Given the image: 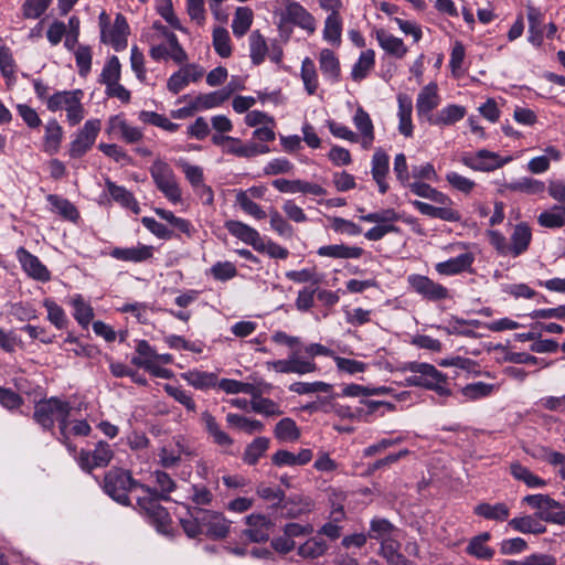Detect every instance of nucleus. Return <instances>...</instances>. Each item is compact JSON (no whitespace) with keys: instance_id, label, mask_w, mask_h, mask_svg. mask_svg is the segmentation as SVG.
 I'll use <instances>...</instances> for the list:
<instances>
[{"instance_id":"nucleus-1","label":"nucleus","mask_w":565,"mask_h":565,"mask_svg":"<svg viewBox=\"0 0 565 565\" xmlns=\"http://www.w3.org/2000/svg\"><path fill=\"white\" fill-rule=\"evenodd\" d=\"M188 518L181 519L183 531L189 537H196L205 534L213 540H222L227 536L231 529V521L218 511L188 507Z\"/></svg>"},{"instance_id":"nucleus-2","label":"nucleus","mask_w":565,"mask_h":565,"mask_svg":"<svg viewBox=\"0 0 565 565\" xmlns=\"http://www.w3.org/2000/svg\"><path fill=\"white\" fill-rule=\"evenodd\" d=\"M72 405L70 402L58 397H50L38 402L34 406L33 419L44 430L52 431L54 423L57 422L58 440L70 447L67 434V418H70Z\"/></svg>"},{"instance_id":"nucleus-3","label":"nucleus","mask_w":565,"mask_h":565,"mask_svg":"<svg viewBox=\"0 0 565 565\" xmlns=\"http://www.w3.org/2000/svg\"><path fill=\"white\" fill-rule=\"evenodd\" d=\"M84 92L82 89L56 92L46 99V108L50 111L65 110L70 126L78 125L85 117L86 110L82 103Z\"/></svg>"},{"instance_id":"nucleus-4","label":"nucleus","mask_w":565,"mask_h":565,"mask_svg":"<svg viewBox=\"0 0 565 565\" xmlns=\"http://www.w3.org/2000/svg\"><path fill=\"white\" fill-rule=\"evenodd\" d=\"M149 173L162 195L172 204L182 202V190L171 166L162 159H156L149 168Z\"/></svg>"},{"instance_id":"nucleus-5","label":"nucleus","mask_w":565,"mask_h":565,"mask_svg":"<svg viewBox=\"0 0 565 565\" xmlns=\"http://www.w3.org/2000/svg\"><path fill=\"white\" fill-rule=\"evenodd\" d=\"M142 483L135 480L128 470L111 468L104 477L103 489L116 502L121 505H130L128 493L134 489H140Z\"/></svg>"},{"instance_id":"nucleus-6","label":"nucleus","mask_w":565,"mask_h":565,"mask_svg":"<svg viewBox=\"0 0 565 565\" xmlns=\"http://www.w3.org/2000/svg\"><path fill=\"white\" fill-rule=\"evenodd\" d=\"M140 490L142 495L137 497L138 507L146 513L158 531L167 532L171 519L167 509L160 504V501L163 500L154 492H151V487L147 484L140 486Z\"/></svg>"},{"instance_id":"nucleus-7","label":"nucleus","mask_w":565,"mask_h":565,"mask_svg":"<svg viewBox=\"0 0 565 565\" xmlns=\"http://www.w3.org/2000/svg\"><path fill=\"white\" fill-rule=\"evenodd\" d=\"M402 370L412 373H422V381L425 383V385H423L424 388L431 390L440 396H448L450 394L447 376L433 364L407 362L403 365Z\"/></svg>"},{"instance_id":"nucleus-8","label":"nucleus","mask_w":565,"mask_h":565,"mask_svg":"<svg viewBox=\"0 0 565 565\" xmlns=\"http://www.w3.org/2000/svg\"><path fill=\"white\" fill-rule=\"evenodd\" d=\"M102 128V121L97 118L88 119L84 126L75 134L70 143L68 154L71 158L78 159L85 156L94 146Z\"/></svg>"},{"instance_id":"nucleus-9","label":"nucleus","mask_w":565,"mask_h":565,"mask_svg":"<svg viewBox=\"0 0 565 565\" xmlns=\"http://www.w3.org/2000/svg\"><path fill=\"white\" fill-rule=\"evenodd\" d=\"M512 160V157H500L497 152L481 149L476 153H465L460 161L473 171L490 172L502 168Z\"/></svg>"},{"instance_id":"nucleus-10","label":"nucleus","mask_w":565,"mask_h":565,"mask_svg":"<svg viewBox=\"0 0 565 565\" xmlns=\"http://www.w3.org/2000/svg\"><path fill=\"white\" fill-rule=\"evenodd\" d=\"M281 22L291 23L308 34H313L317 29L316 18L299 2L287 0L281 12Z\"/></svg>"},{"instance_id":"nucleus-11","label":"nucleus","mask_w":565,"mask_h":565,"mask_svg":"<svg viewBox=\"0 0 565 565\" xmlns=\"http://www.w3.org/2000/svg\"><path fill=\"white\" fill-rule=\"evenodd\" d=\"M113 457L111 446L106 441H98L93 450H82L77 461L83 470L90 472L95 468L106 467Z\"/></svg>"},{"instance_id":"nucleus-12","label":"nucleus","mask_w":565,"mask_h":565,"mask_svg":"<svg viewBox=\"0 0 565 565\" xmlns=\"http://www.w3.org/2000/svg\"><path fill=\"white\" fill-rule=\"evenodd\" d=\"M204 73L205 70L203 66L196 63H186L170 75L167 82V89L177 95L190 83L199 82L203 77Z\"/></svg>"},{"instance_id":"nucleus-13","label":"nucleus","mask_w":565,"mask_h":565,"mask_svg":"<svg viewBox=\"0 0 565 565\" xmlns=\"http://www.w3.org/2000/svg\"><path fill=\"white\" fill-rule=\"evenodd\" d=\"M149 55L154 61L171 58L177 64H184L188 61V54L180 45L177 35H170V42H151Z\"/></svg>"},{"instance_id":"nucleus-14","label":"nucleus","mask_w":565,"mask_h":565,"mask_svg":"<svg viewBox=\"0 0 565 565\" xmlns=\"http://www.w3.org/2000/svg\"><path fill=\"white\" fill-rule=\"evenodd\" d=\"M407 281L412 289L428 300L438 301L449 297L446 287L427 276L413 274L407 277Z\"/></svg>"},{"instance_id":"nucleus-15","label":"nucleus","mask_w":565,"mask_h":565,"mask_svg":"<svg viewBox=\"0 0 565 565\" xmlns=\"http://www.w3.org/2000/svg\"><path fill=\"white\" fill-rule=\"evenodd\" d=\"M129 35V25L126 18L118 13L113 24L100 33V41L109 44L117 52L122 51L127 46Z\"/></svg>"},{"instance_id":"nucleus-16","label":"nucleus","mask_w":565,"mask_h":565,"mask_svg":"<svg viewBox=\"0 0 565 565\" xmlns=\"http://www.w3.org/2000/svg\"><path fill=\"white\" fill-rule=\"evenodd\" d=\"M17 259L20 263L22 269L24 273L42 282H46L51 279V273L47 269V267L39 259L38 256L31 254L28 249L24 247H19L17 249Z\"/></svg>"},{"instance_id":"nucleus-17","label":"nucleus","mask_w":565,"mask_h":565,"mask_svg":"<svg viewBox=\"0 0 565 565\" xmlns=\"http://www.w3.org/2000/svg\"><path fill=\"white\" fill-rule=\"evenodd\" d=\"M245 524L247 527L243 532L244 536L255 543L267 541L274 525L271 520L263 514L247 515Z\"/></svg>"},{"instance_id":"nucleus-18","label":"nucleus","mask_w":565,"mask_h":565,"mask_svg":"<svg viewBox=\"0 0 565 565\" xmlns=\"http://www.w3.org/2000/svg\"><path fill=\"white\" fill-rule=\"evenodd\" d=\"M273 186L281 193H303L315 196L326 195L327 191L324 188L317 183H311L303 180H287L276 179L271 182Z\"/></svg>"},{"instance_id":"nucleus-19","label":"nucleus","mask_w":565,"mask_h":565,"mask_svg":"<svg viewBox=\"0 0 565 565\" xmlns=\"http://www.w3.org/2000/svg\"><path fill=\"white\" fill-rule=\"evenodd\" d=\"M390 172V157L381 148L376 149L372 157L371 173L372 178L379 186V192L385 194L388 191V183L386 181Z\"/></svg>"},{"instance_id":"nucleus-20","label":"nucleus","mask_w":565,"mask_h":565,"mask_svg":"<svg viewBox=\"0 0 565 565\" xmlns=\"http://www.w3.org/2000/svg\"><path fill=\"white\" fill-rule=\"evenodd\" d=\"M182 455L190 456L191 451L185 445L182 437H175L172 441L161 447L159 451V462L164 468H172L177 466Z\"/></svg>"},{"instance_id":"nucleus-21","label":"nucleus","mask_w":565,"mask_h":565,"mask_svg":"<svg viewBox=\"0 0 565 565\" xmlns=\"http://www.w3.org/2000/svg\"><path fill=\"white\" fill-rule=\"evenodd\" d=\"M440 97L436 83H429L422 88L416 99V111L419 118L428 121V116L439 105Z\"/></svg>"},{"instance_id":"nucleus-22","label":"nucleus","mask_w":565,"mask_h":565,"mask_svg":"<svg viewBox=\"0 0 565 565\" xmlns=\"http://www.w3.org/2000/svg\"><path fill=\"white\" fill-rule=\"evenodd\" d=\"M153 246L138 244L132 247H115L110 252V256L117 260L141 263L153 257Z\"/></svg>"},{"instance_id":"nucleus-23","label":"nucleus","mask_w":565,"mask_h":565,"mask_svg":"<svg viewBox=\"0 0 565 565\" xmlns=\"http://www.w3.org/2000/svg\"><path fill=\"white\" fill-rule=\"evenodd\" d=\"M529 21V36L527 41L539 47L542 45L544 40L545 30V14L533 6H529L526 10Z\"/></svg>"},{"instance_id":"nucleus-24","label":"nucleus","mask_w":565,"mask_h":565,"mask_svg":"<svg viewBox=\"0 0 565 565\" xmlns=\"http://www.w3.org/2000/svg\"><path fill=\"white\" fill-rule=\"evenodd\" d=\"M473 260L475 257L472 253L467 252L458 255L457 257L449 258L448 260L437 263L435 265V269L439 275L455 276L468 270Z\"/></svg>"},{"instance_id":"nucleus-25","label":"nucleus","mask_w":565,"mask_h":565,"mask_svg":"<svg viewBox=\"0 0 565 565\" xmlns=\"http://www.w3.org/2000/svg\"><path fill=\"white\" fill-rule=\"evenodd\" d=\"M225 228L228 231L231 235L241 239L245 244L253 246L254 249H257V247H262V237L254 227L241 221L231 220L225 222Z\"/></svg>"},{"instance_id":"nucleus-26","label":"nucleus","mask_w":565,"mask_h":565,"mask_svg":"<svg viewBox=\"0 0 565 565\" xmlns=\"http://www.w3.org/2000/svg\"><path fill=\"white\" fill-rule=\"evenodd\" d=\"M223 151L241 158H252L269 152V147L255 142L243 143L241 139L232 137L230 142L225 145Z\"/></svg>"},{"instance_id":"nucleus-27","label":"nucleus","mask_w":565,"mask_h":565,"mask_svg":"<svg viewBox=\"0 0 565 565\" xmlns=\"http://www.w3.org/2000/svg\"><path fill=\"white\" fill-rule=\"evenodd\" d=\"M363 248L359 246H349L345 244L324 245L317 249L320 257L333 259H356L363 255Z\"/></svg>"},{"instance_id":"nucleus-28","label":"nucleus","mask_w":565,"mask_h":565,"mask_svg":"<svg viewBox=\"0 0 565 565\" xmlns=\"http://www.w3.org/2000/svg\"><path fill=\"white\" fill-rule=\"evenodd\" d=\"M319 67L326 79L330 83H337L340 79L341 67L340 62L333 51L330 49H322L319 52Z\"/></svg>"},{"instance_id":"nucleus-29","label":"nucleus","mask_w":565,"mask_h":565,"mask_svg":"<svg viewBox=\"0 0 565 565\" xmlns=\"http://www.w3.org/2000/svg\"><path fill=\"white\" fill-rule=\"evenodd\" d=\"M510 239L511 256L518 257L524 254L532 241L531 227L524 222L516 224Z\"/></svg>"},{"instance_id":"nucleus-30","label":"nucleus","mask_w":565,"mask_h":565,"mask_svg":"<svg viewBox=\"0 0 565 565\" xmlns=\"http://www.w3.org/2000/svg\"><path fill=\"white\" fill-rule=\"evenodd\" d=\"M201 420L214 444L223 448H230L234 444L233 438L227 433L222 430L215 417L210 412H203L201 415Z\"/></svg>"},{"instance_id":"nucleus-31","label":"nucleus","mask_w":565,"mask_h":565,"mask_svg":"<svg viewBox=\"0 0 565 565\" xmlns=\"http://www.w3.org/2000/svg\"><path fill=\"white\" fill-rule=\"evenodd\" d=\"M234 93V88L224 87L220 90L206 93V94H200L196 97H194V106L193 108H198V110H206L216 108L221 105H223Z\"/></svg>"},{"instance_id":"nucleus-32","label":"nucleus","mask_w":565,"mask_h":565,"mask_svg":"<svg viewBox=\"0 0 565 565\" xmlns=\"http://www.w3.org/2000/svg\"><path fill=\"white\" fill-rule=\"evenodd\" d=\"M490 539L491 534L489 532H483L471 537L466 547L467 554L481 561H490L495 553L494 550L488 545Z\"/></svg>"},{"instance_id":"nucleus-33","label":"nucleus","mask_w":565,"mask_h":565,"mask_svg":"<svg viewBox=\"0 0 565 565\" xmlns=\"http://www.w3.org/2000/svg\"><path fill=\"white\" fill-rule=\"evenodd\" d=\"M106 188L114 201L119 203L122 207L130 210L135 214L140 213V206L134 194L125 186L117 185L109 179L106 180Z\"/></svg>"},{"instance_id":"nucleus-34","label":"nucleus","mask_w":565,"mask_h":565,"mask_svg":"<svg viewBox=\"0 0 565 565\" xmlns=\"http://www.w3.org/2000/svg\"><path fill=\"white\" fill-rule=\"evenodd\" d=\"M466 116V108L450 104L441 108L435 116H428V122L436 126H450L460 121Z\"/></svg>"},{"instance_id":"nucleus-35","label":"nucleus","mask_w":565,"mask_h":565,"mask_svg":"<svg viewBox=\"0 0 565 565\" xmlns=\"http://www.w3.org/2000/svg\"><path fill=\"white\" fill-rule=\"evenodd\" d=\"M63 140V128L55 119H51L45 125L43 137V151L49 154H55L60 151Z\"/></svg>"},{"instance_id":"nucleus-36","label":"nucleus","mask_w":565,"mask_h":565,"mask_svg":"<svg viewBox=\"0 0 565 565\" xmlns=\"http://www.w3.org/2000/svg\"><path fill=\"white\" fill-rule=\"evenodd\" d=\"M375 38L380 46L388 54L402 58L407 53V47L403 40L387 33L385 30L380 29L375 31Z\"/></svg>"},{"instance_id":"nucleus-37","label":"nucleus","mask_w":565,"mask_h":565,"mask_svg":"<svg viewBox=\"0 0 565 565\" xmlns=\"http://www.w3.org/2000/svg\"><path fill=\"white\" fill-rule=\"evenodd\" d=\"M181 377L192 387L205 391L217 385V375L214 372L189 370Z\"/></svg>"},{"instance_id":"nucleus-38","label":"nucleus","mask_w":565,"mask_h":565,"mask_svg":"<svg viewBox=\"0 0 565 565\" xmlns=\"http://www.w3.org/2000/svg\"><path fill=\"white\" fill-rule=\"evenodd\" d=\"M473 513L486 520L503 522L510 516V508L504 502L479 503L473 508Z\"/></svg>"},{"instance_id":"nucleus-39","label":"nucleus","mask_w":565,"mask_h":565,"mask_svg":"<svg viewBox=\"0 0 565 565\" xmlns=\"http://www.w3.org/2000/svg\"><path fill=\"white\" fill-rule=\"evenodd\" d=\"M353 124L362 136V147L369 149L374 141V127L370 115L359 107L353 117Z\"/></svg>"},{"instance_id":"nucleus-40","label":"nucleus","mask_w":565,"mask_h":565,"mask_svg":"<svg viewBox=\"0 0 565 565\" xmlns=\"http://www.w3.org/2000/svg\"><path fill=\"white\" fill-rule=\"evenodd\" d=\"M398 102V131L405 137L413 136V124H412V113H413V102L409 96L405 94H399L397 97Z\"/></svg>"},{"instance_id":"nucleus-41","label":"nucleus","mask_w":565,"mask_h":565,"mask_svg":"<svg viewBox=\"0 0 565 565\" xmlns=\"http://www.w3.org/2000/svg\"><path fill=\"white\" fill-rule=\"evenodd\" d=\"M367 536L372 540L383 542L394 536H399V530L388 520L374 518L371 520Z\"/></svg>"},{"instance_id":"nucleus-42","label":"nucleus","mask_w":565,"mask_h":565,"mask_svg":"<svg viewBox=\"0 0 565 565\" xmlns=\"http://www.w3.org/2000/svg\"><path fill=\"white\" fill-rule=\"evenodd\" d=\"M343 19L340 15H327L322 38L329 44L339 47L342 42Z\"/></svg>"},{"instance_id":"nucleus-43","label":"nucleus","mask_w":565,"mask_h":565,"mask_svg":"<svg viewBox=\"0 0 565 565\" xmlns=\"http://www.w3.org/2000/svg\"><path fill=\"white\" fill-rule=\"evenodd\" d=\"M537 223L545 228H561L565 225V204H556L537 216Z\"/></svg>"},{"instance_id":"nucleus-44","label":"nucleus","mask_w":565,"mask_h":565,"mask_svg":"<svg viewBox=\"0 0 565 565\" xmlns=\"http://www.w3.org/2000/svg\"><path fill=\"white\" fill-rule=\"evenodd\" d=\"M254 21V12L248 7H238L235 10L234 18L232 21V31L233 34L241 39L243 38L250 29Z\"/></svg>"},{"instance_id":"nucleus-45","label":"nucleus","mask_w":565,"mask_h":565,"mask_svg":"<svg viewBox=\"0 0 565 565\" xmlns=\"http://www.w3.org/2000/svg\"><path fill=\"white\" fill-rule=\"evenodd\" d=\"M154 479L156 487L151 488V492H154L163 501H170V494L177 489L175 481L169 473L162 470H154L151 475Z\"/></svg>"},{"instance_id":"nucleus-46","label":"nucleus","mask_w":565,"mask_h":565,"mask_svg":"<svg viewBox=\"0 0 565 565\" xmlns=\"http://www.w3.org/2000/svg\"><path fill=\"white\" fill-rule=\"evenodd\" d=\"M46 200L51 204L52 211L61 215L63 218L71 222H76L79 217L77 209L67 199L56 194H49Z\"/></svg>"},{"instance_id":"nucleus-47","label":"nucleus","mask_w":565,"mask_h":565,"mask_svg":"<svg viewBox=\"0 0 565 565\" xmlns=\"http://www.w3.org/2000/svg\"><path fill=\"white\" fill-rule=\"evenodd\" d=\"M375 65V52L371 49L361 52L358 61L352 67L351 77L354 82H361Z\"/></svg>"},{"instance_id":"nucleus-48","label":"nucleus","mask_w":565,"mask_h":565,"mask_svg":"<svg viewBox=\"0 0 565 565\" xmlns=\"http://www.w3.org/2000/svg\"><path fill=\"white\" fill-rule=\"evenodd\" d=\"M249 57L254 65L262 64L266 55L268 54L269 47L266 39L262 35L259 30H254L249 35Z\"/></svg>"},{"instance_id":"nucleus-49","label":"nucleus","mask_w":565,"mask_h":565,"mask_svg":"<svg viewBox=\"0 0 565 565\" xmlns=\"http://www.w3.org/2000/svg\"><path fill=\"white\" fill-rule=\"evenodd\" d=\"M510 473L515 480L525 483L529 488H543L546 484L544 479L534 475L527 467L518 461L510 465Z\"/></svg>"},{"instance_id":"nucleus-50","label":"nucleus","mask_w":565,"mask_h":565,"mask_svg":"<svg viewBox=\"0 0 565 565\" xmlns=\"http://www.w3.org/2000/svg\"><path fill=\"white\" fill-rule=\"evenodd\" d=\"M300 77L308 95H315L319 87L318 73L315 62L305 57L301 62Z\"/></svg>"},{"instance_id":"nucleus-51","label":"nucleus","mask_w":565,"mask_h":565,"mask_svg":"<svg viewBox=\"0 0 565 565\" xmlns=\"http://www.w3.org/2000/svg\"><path fill=\"white\" fill-rule=\"evenodd\" d=\"M508 526L521 533L541 534L545 532V525L531 515L513 518L508 522Z\"/></svg>"},{"instance_id":"nucleus-52","label":"nucleus","mask_w":565,"mask_h":565,"mask_svg":"<svg viewBox=\"0 0 565 565\" xmlns=\"http://www.w3.org/2000/svg\"><path fill=\"white\" fill-rule=\"evenodd\" d=\"M406 188H409V190L417 196L428 199L435 203H447L449 201V196L447 194L436 190L425 182H411L409 180Z\"/></svg>"},{"instance_id":"nucleus-53","label":"nucleus","mask_w":565,"mask_h":565,"mask_svg":"<svg viewBox=\"0 0 565 565\" xmlns=\"http://www.w3.org/2000/svg\"><path fill=\"white\" fill-rule=\"evenodd\" d=\"M269 448V439L267 437H257L248 444L243 454V461L249 466H254L265 455Z\"/></svg>"},{"instance_id":"nucleus-54","label":"nucleus","mask_w":565,"mask_h":565,"mask_svg":"<svg viewBox=\"0 0 565 565\" xmlns=\"http://www.w3.org/2000/svg\"><path fill=\"white\" fill-rule=\"evenodd\" d=\"M399 536H394L383 542L381 544V554L386 558V561L391 565H408L405 557L399 553Z\"/></svg>"},{"instance_id":"nucleus-55","label":"nucleus","mask_w":565,"mask_h":565,"mask_svg":"<svg viewBox=\"0 0 565 565\" xmlns=\"http://www.w3.org/2000/svg\"><path fill=\"white\" fill-rule=\"evenodd\" d=\"M275 437L280 441H296L300 437V430L294 419L285 417L280 419L274 429Z\"/></svg>"},{"instance_id":"nucleus-56","label":"nucleus","mask_w":565,"mask_h":565,"mask_svg":"<svg viewBox=\"0 0 565 565\" xmlns=\"http://www.w3.org/2000/svg\"><path fill=\"white\" fill-rule=\"evenodd\" d=\"M226 422L230 426L242 429L247 434L260 433L264 430V424L257 419L247 418L243 415L228 413Z\"/></svg>"},{"instance_id":"nucleus-57","label":"nucleus","mask_w":565,"mask_h":565,"mask_svg":"<svg viewBox=\"0 0 565 565\" xmlns=\"http://www.w3.org/2000/svg\"><path fill=\"white\" fill-rule=\"evenodd\" d=\"M74 308V318L82 327L86 328L94 318L93 307L84 300L81 295H76L71 301Z\"/></svg>"},{"instance_id":"nucleus-58","label":"nucleus","mask_w":565,"mask_h":565,"mask_svg":"<svg viewBox=\"0 0 565 565\" xmlns=\"http://www.w3.org/2000/svg\"><path fill=\"white\" fill-rule=\"evenodd\" d=\"M136 356H132L131 363L145 370V365H151L157 358V351L146 340H139L136 344Z\"/></svg>"},{"instance_id":"nucleus-59","label":"nucleus","mask_w":565,"mask_h":565,"mask_svg":"<svg viewBox=\"0 0 565 565\" xmlns=\"http://www.w3.org/2000/svg\"><path fill=\"white\" fill-rule=\"evenodd\" d=\"M505 188L514 192H521L526 194H540L545 190V184L540 180L524 177L505 184Z\"/></svg>"},{"instance_id":"nucleus-60","label":"nucleus","mask_w":565,"mask_h":565,"mask_svg":"<svg viewBox=\"0 0 565 565\" xmlns=\"http://www.w3.org/2000/svg\"><path fill=\"white\" fill-rule=\"evenodd\" d=\"M121 64L116 55L110 56L100 73L99 83L106 87L120 81Z\"/></svg>"},{"instance_id":"nucleus-61","label":"nucleus","mask_w":565,"mask_h":565,"mask_svg":"<svg viewBox=\"0 0 565 565\" xmlns=\"http://www.w3.org/2000/svg\"><path fill=\"white\" fill-rule=\"evenodd\" d=\"M360 220L367 223L386 225L387 227H396L394 223L399 220V215L394 209H385L382 211L361 215Z\"/></svg>"},{"instance_id":"nucleus-62","label":"nucleus","mask_w":565,"mask_h":565,"mask_svg":"<svg viewBox=\"0 0 565 565\" xmlns=\"http://www.w3.org/2000/svg\"><path fill=\"white\" fill-rule=\"evenodd\" d=\"M138 118L145 124L153 125L169 132H174L179 129V124L172 122L164 115L154 111L141 110Z\"/></svg>"},{"instance_id":"nucleus-63","label":"nucleus","mask_w":565,"mask_h":565,"mask_svg":"<svg viewBox=\"0 0 565 565\" xmlns=\"http://www.w3.org/2000/svg\"><path fill=\"white\" fill-rule=\"evenodd\" d=\"M213 46L221 57H228L232 54L231 38L228 31L223 26L213 30Z\"/></svg>"},{"instance_id":"nucleus-64","label":"nucleus","mask_w":565,"mask_h":565,"mask_svg":"<svg viewBox=\"0 0 565 565\" xmlns=\"http://www.w3.org/2000/svg\"><path fill=\"white\" fill-rule=\"evenodd\" d=\"M250 408L253 412L265 416H279L282 414L280 406L275 401L263 397L262 394L250 401Z\"/></svg>"}]
</instances>
